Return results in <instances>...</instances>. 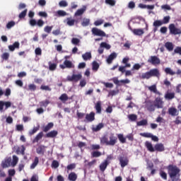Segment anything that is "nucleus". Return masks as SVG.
I'll return each mask as SVG.
<instances>
[{
    "instance_id": "nucleus-20",
    "label": "nucleus",
    "mask_w": 181,
    "mask_h": 181,
    "mask_svg": "<svg viewBox=\"0 0 181 181\" xmlns=\"http://www.w3.org/2000/svg\"><path fill=\"white\" fill-rule=\"evenodd\" d=\"M115 59H117V53L115 52H112V54H110L109 55V57L107 59V63L108 64H111V63H112V60H114Z\"/></svg>"
},
{
    "instance_id": "nucleus-34",
    "label": "nucleus",
    "mask_w": 181,
    "mask_h": 181,
    "mask_svg": "<svg viewBox=\"0 0 181 181\" xmlns=\"http://www.w3.org/2000/svg\"><path fill=\"white\" fill-rule=\"evenodd\" d=\"M127 117L129 119V121H131L132 122H135V121L138 119V116L135 114L129 115Z\"/></svg>"
},
{
    "instance_id": "nucleus-12",
    "label": "nucleus",
    "mask_w": 181,
    "mask_h": 181,
    "mask_svg": "<svg viewBox=\"0 0 181 181\" xmlns=\"http://www.w3.org/2000/svg\"><path fill=\"white\" fill-rule=\"evenodd\" d=\"M109 139H110L108 143L109 146H114V145H115V144L118 142V138H117V136H115L114 134H110Z\"/></svg>"
},
{
    "instance_id": "nucleus-52",
    "label": "nucleus",
    "mask_w": 181,
    "mask_h": 181,
    "mask_svg": "<svg viewBox=\"0 0 181 181\" xmlns=\"http://www.w3.org/2000/svg\"><path fill=\"white\" fill-rule=\"evenodd\" d=\"M90 148L92 151H98L101 149V146L100 144H92L90 145Z\"/></svg>"
},
{
    "instance_id": "nucleus-7",
    "label": "nucleus",
    "mask_w": 181,
    "mask_h": 181,
    "mask_svg": "<svg viewBox=\"0 0 181 181\" xmlns=\"http://www.w3.org/2000/svg\"><path fill=\"white\" fill-rule=\"evenodd\" d=\"M92 33L95 36H100L101 37H105V32L97 28H92Z\"/></svg>"
},
{
    "instance_id": "nucleus-21",
    "label": "nucleus",
    "mask_w": 181,
    "mask_h": 181,
    "mask_svg": "<svg viewBox=\"0 0 181 181\" xmlns=\"http://www.w3.org/2000/svg\"><path fill=\"white\" fill-rule=\"evenodd\" d=\"M145 146L149 152H155V147L152 145V143L149 141L145 142Z\"/></svg>"
},
{
    "instance_id": "nucleus-64",
    "label": "nucleus",
    "mask_w": 181,
    "mask_h": 181,
    "mask_svg": "<svg viewBox=\"0 0 181 181\" xmlns=\"http://www.w3.org/2000/svg\"><path fill=\"white\" fill-rule=\"evenodd\" d=\"M1 59L3 60H8V59H9V53L8 52H4L2 55H1Z\"/></svg>"
},
{
    "instance_id": "nucleus-51",
    "label": "nucleus",
    "mask_w": 181,
    "mask_h": 181,
    "mask_svg": "<svg viewBox=\"0 0 181 181\" xmlns=\"http://www.w3.org/2000/svg\"><path fill=\"white\" fill-rule=\"evenodd\" d=\"M19 162V158L16 156H13L12 166H16Z\"/></svg>"
},
{
    "instance_id": "nucleus-33",
    "label": "nucleus",
    "mask_w": 181,
    "mask_h": 181,
    "mask_svg": "<svg viewBox=\"0 0 181 181\" xmlns=\"http://www.w3.org/2000/svg\"><path fill=\"white\" fill-rule=\"evenodd\" d=\"M117 138H118L119 142H121V144L127 143V139L125 137H124V134H117Z\"/></svg>"
},
{
    "instance_id": "nucleus-48",
    "label": "nucleus",
    "mask_w": 181,
    "mask_h": 181,
    "mask_svg": "<svg viewBox=\"0 0 181 181\" xmlns=\"http://www.w3.org/2000/svg\"><path fill=\"white\" fill-rule=\"evenodd\" d=\"M84 12H86V8L78 9L75 13V16H81Z\"/></svg>"
},
{
    "instance_id": "nucleus-30",
    "label": "nucleus",
    "mask_w": 181,
    "mask_h": 181,
    "mask_svg": "<svg viewBox=\"0 0 181 181\" xmlns=\"http://www.w3.org/2000/svg\"><path fill=\"white\" fill-rule=\"evenodd\" d=\"M97 114H101V101H98L95 105Z\"/></svg>"
},
{
    "instance_id": "nucleus-31",
    "label": "nucleus",
    "mask_w": 181,
    "mask_h": 181,
    "mask_svg": "<svg viewBox=\"0 0 181 181\" xmlns=\"http://www.w3.org/2000/svg\"><path fill=\"white\" fill-rule=\"evenodd\" d=\"M98 69H100V64L97 61H94L92 63V69L93 71H98Z\"/></svg>"
},
{
    "instance_id": "nucleus-26",
    "label": "nucleus",
    "mask_w": 181,
    "mask_h": 181,
    "mask_svg": "<svg viewBox=\"0 0 181 181\" xmlns=\"http://www.w3.org/2000/svg\"><path fill=\"white\" fill-rule=\"evenodd\" d=\"M54 126V124H53V122L48 123L47 125H46L42 129L43 132H49V131H50V129H52Z\"/></svg>"
},
{
    "instance_id": "nucleus-23",
    "label": "nucleus",
    "mask_w": 181,
    "mask_h": 181,
    "mask_svg": "<svg viewBox=\"0 0 181 181\" xmlns=\"http://www.w3.org/2000/svg\"><path fill=\"white\" fill-rule=\"evenodd\" d=\"M162 25H163V23L162 22V21L160 20L155 21L153 23V25L154 26V32H156V30H158V28H159V26H162Z\"/></svg>"
},
{
    "instance_id": "nucleus-47",
    "label": "nucleus",
    "mask_w": 181,
    "mask_h": 181,
    "mask_svg": "<svg viewBox=\"0 0 181 181\" xmlns=\"http://www.w3.org/2000/svg\"><path fill=\"white\" fill-rule=\"evenodd\" d=\"M105 2L107 5H110V6H115L117 4V1L115 0H105Z\"/></svg>"
},
{
    "instance_id": "nucleus-32",
    "label": "nucleus",
    "mask_w": 181,
    "mask_h": 181,
    "mask_svg": "<svg viewBox=\"0 0 181 181\" xmlns=\"http://www.w3.org/2000/svg\"><path fill=\"white\" fill-rule=\"evenodd\" d=\"M40 128V127H39V126L34 127L33 129L30 130L28 132V134L30 135V136H32V135H35V134H36V132H37V131H39Z\"/></svg>"
},
{
    "instance_id": "nucleus-3",
    "label": "nucleus",
    "mask_w": 181,
    "mask_h": 181,
    "mask_svg": "<svg viewBox=\"0 0 181 181\" xmlns=\"http://www.w3.org/2000/svg\"><path fill=\"white\" fill-rule=\"evenodd\" d=\"M28 17L30 18L29 21V23L30 26L35 27L38 26V28H42V26L45 25V21L42 19H39L36 21V19L33 18L35 17V12L30 11L28 12Z\"/></svg>"
},
{
    "instance_id": "nucleus-61",
    "label": "nucleus",
    "mask_w": 181,
    "mask_h": 181,
    "mask_svg": "<svg viewBox=\"0 0 181 181\" xmlns=\"http://www.w3.org/2000/svg\"><path fill=\"white\" fill-rule=\"evenodd\" d=\"M52 168H54V169H57V168L59 166V161L54 160L52 163Z\"/></svg>"
},
{
    "instance_id": "nucleus-41",
    "label": "nucleus",
    "mask_w": 181,
    "mask_h": 181,
    "mask_svg": "<svg viewBox=\"0 0 181 181\" xmlns=\"http://www.w3.org/2000/svg\"><path fill=\"white\" fill-rule=\"evenodd\" d=\"M136 125L137 127H144L145 125H148V120L144 119L141 121L137 122Z\"/></svg>"
},
{
    "instance_id": "nucleus-37",
    "label": "nucleus",
    "mask_w": 181,
    "mask_h": 181,
    "mask_svg": "<svg viewBox=\"0 0 181 181\" xmlns=\"http://www.w3.org/2000/svg\"><path fill=\"white\" fill-rule=\"evenodd\" d=\"M82 57L85 62L91 59V52H86L82 55Z\"/></svg>"
},
{
    "instance_id": "nucleus-54",
    "label": "nucleus",
    "mask_w": 181,
    "mask_h": 181,
    "mask_svg": "<svg viewBox=\"0 0 181 181\" xmlns=\"http://www.w3.org/2000/svg\"><path fill=\"white\" fill-rule=\"evenodd\" d=\"M57 67L56 64H52V62H49V69L51 71H54Z\"/></svg>"
},
{
    "instance_id": "nucleus-19",
    "label": "nucleus",
    "mask_w": 181,
    "mask_h": 181,
    "mask_svg": "<svg viewBox=\"0 0 181 181\" xmlns=\"http://www.w3.org/2000/svg\"><path fill=\"white\" fill-rule=\"evenodd\" d=\"M19 46H21L19 42H15L13 45H8V49L10 52H14L15 49H19Z\"/></svg>"
},
{
    "instance_id": "nucleus-14",
    "label": "nucleus",
    "mask_w": 181,
    "mask_h": 181,
    "mask_svg": "<svg viewBox=\"0 0 181 181\" xmlns=\"http://www.w3.org/2000/svg\"><path fill=\"white\" fill-rule=\"evenodd\" d=\"M86 119L87 122H93L94 119H95V113L94 112H91L89 114L86 115Z\"/></svg>"
},
{
    "instance_id": "nucleus-18",
    "label": "nucleus",
    "mask_w": 181,
    "mask_h": 181,
    "mask_svg": "<svg viewBox=\"0 0 181 181\" xmlns=\"http://www.w3.org/2000/svg\"><path fill=\"white\" fill-rule=\"evenodd\" d=\"M43 138V132L38 133L33 140V144H37Z\"/></svg>"
},
{
    "instance_id": "nucleus-29",
    "label": "nucleus",
    "mask_w": 181,
    "mask_h": 181,
    "mask_svg": "<svg viewBox=\"0 0 181 181\" xmlns=\"http://www.w3.org/2000/svg\"><path fill=\"white\" fill-rule=\"evenodd\" d=\"M165 47L168 50V52H172L173 50V43L170 42H167L165 43Z\"/></svg>"
},
{
    "instance_id": "nucleus-59",
    "label": "nucleus",
    "mask_w": 181,
    "mask_h": 181,
    "mask_svg": "<svg viewBox=\"0 0 181 181\" xmlns=\"http://www.w3.org/2000/svg\"><path fill=\"white\" fill-rule=\"evenodd\" d=\"M76 163H71L69 165H68L66 166V169H67V172H69V170H74V169L76 168Z\"/></svg>"
},
{
    "instance_id": "nucleus-35",
    "label": "nucleus",
    "mask_w": 181,
    "mask_h": 181,
    "mask_svg": "<svg viewBox=\"0 0 181 181\" xmlns=\"http://www.w3.org/2000/svg\"><path fill=\"white\" fill-rule=\"evenodd\" d=\"M37 165H39V158L35 157L33 163L30 165V169H35V168H36V166H37Z\"/></svg>"
},
{
    "instance_id": "nucleus-17",
    "label": "nucleus",
    "mask_w": 181,
    "mask_h": 181,
    "mask_svg": "<svg viewBox=\"0 0 181 181\" xmlns=\"http://www.w3.org/2000/svg\"><path fill=\"white\" fill-rule=\"evenodd\" d=\"M59 132L57 130H52L46 134L45 138H56Z\"/></svg>"
},
{
    "instance_id": "nucleus-42",
    "label": "nucleus",
    "mask_w": 181,
    "mask_h": 181,
    "mask_svg": "<svg viewBox=\"0 0 181 181\" xmlns=\"http://www.w3.org/2000/svg\"><path fill=\"white\" fill-rule=\"evenodd\" d=\"M102 153L100 151H94L91 153V158H100L101 156Z\"/></svg>"
},
{
    "instance_id": "nucleus-22",
    "label": "nucleus",
    "mask_w": 181,
    "mask_h": 181,
    "mask_svg": "<svg viewBox=\"0 0 181 181\" xmlns=\"http://www.w3.org/2000/svg\"><path fill=\"white\" fill-rule=\"evenodd\" d=\"M148 88L149 91H151V93H154V94H158V95H160V92H159L156 88V85H152L151 86H148Z\"/></svg>"
},
{
    "instance_id": "nucleus-16",
    "label": "nucleus",
    "mask_w": 181,
    "mask_h": 181,
    "mask_svg": "<svg viewBox=\"0 0 181 181\" xmlns=\"http://www.w3.org/2000/svg\"><path fill=\"white\" fill-rule=\"evenodd\" d=\"M110 165V162H108V160H105L100 165V172H105V169H107V167Z\"/></svg>"
},
{
    "instance_id": "nucleus-36",
    "label": "nucleus",
    "mask_w": 181,
    "mask_h": 181,
    "mask_svg": "<svg viewBox=\"0 0 181 181\" xmlns=\"http://www.w3.org/2000/svg\"><path fill=\"white\" fill-rule=\"evenodd\" d=\"M164 71L166 74H170V76H175V74H176V72L173 71V70L169 67L165 68Z\"/></svg>"
},
{
    "instance_id": "nucleus-43",
    "label": "nucleus",
    "mask_w": 181,
    "mask_h": 181,
    "mask_svg": "<svg viewBox=\"0 0 181 181\" xmlns=\"http://www.w3.org/2000/svg\"><path fill=\"white\" fill-rule=\"evenodd\" d=\"M25 151H26V148H25V146H21V147H18L16 152L17 153H19L20 152L21 155H25Z\"/></svg>"
},
{
    "instance_id": "nucleus-50",
    "label": "nucleus",
    "mask_w": 181,
    "mask_h": 181,
    "mask_svg": "<svg viewBox=\"0 0 181 181\" xmlns=\"http://www.w3.org/2000/svg\"><path fill=\"white\" fill-rule=\"evenodd\" d=\"M161 22L163 23V25H166L169 23V22H170V16H165L163 21H161Z\"/></svg>"
},
{
    "instance_id": "nucleus-39",
    "label": "nucleus",
    "mask_w": 181,
    "mask_h": 181,
    "mask_svg": "<svg viewBox=\"0 0 181 181\" xmlns=\"http://www.w3.org/2000/svg\"><path fill=\"white\" fill-rule=\"evenodd\" d=\"M100 144H102L103 145L105 144L108 146L109 141L107 136H103L102 138H100Z\"/></svg>"
},
{
    "instance_id": "nucleus-44",
    "label": "nucleus",
    "mask_w": 181,
    "mask_h": 181,
    "mask_svg": "<svg viewBox=\"0 0 181 181\" xmlns=\"http://www.w3.org/2000/svg\"><path fill=\"white\" fill-rule=\"evenodd\" d=\"M59 100L62 101V103H66V101L69 100V96L66 93L62 94L59 97Z\"/></svg>"
},
{
    "instance_id": "nucleus-49",
    "label": "nucleus",
    "mask_w": 181,
    "mask_h": 181,
    "mask_svg": "<svg viewBox=\"0 0 181 181\" xmlns=\"http://www.w3.org/2000/svg\"><path fill=\"white\" fill-rule=\"evenodd\" d=\"M15 25H16V23H15V21H9L6 24V28L7 29H12V28H13V26H15Z\"/></svg>"
},
{
    "instance_id": "nucleus-6",
    "label": "nucleus",
    "mask_w": 181,
    "mask_h": 181,
    "mask_svg": "<svg viewBox=\"0 0 181 181\" xmlns=\"http://www.w3.org/2000/svg\"><path fill=\"white\" fill-rule=\"evenodd\" d=\"M147 62L148 63L153 64V66H158V64H160V59L157 56H151Z\"/></svg>"
},
{
    "instance_id": "nucleus-58",
    "label": "nucleus",
    "mask_w": 181,
    "mask_h": 181,
    "mask_svg": "<svg viewBox=\"0 0 181 181\" xmlns=\"http://www.w3.org/2000/svg\"><path fill=\"white\" fill-rule=\"evenodd\" d=\"M71 43H72V45H75L76 46H78V45L80 43V39L74 37V38L71 39Z\"/></svg>"
},
{
    "instance_id": "nucleus-46",
    "label": "nucleus",
    "mask_w": 181,
    "mask_h": 181,
    "mask_svg": "<svg viewBox=\"0 0 181 181\" xmlns=\"http://www.w3.org/2000/svg\"><path fill=\"white\" fill-rule=\"evenodd\" d=\"M50 104V101H49V100H45L43 101L40 102V107H45L46 108V107H47Z\"/></svg>"
},
{
    "instance_id": "nucleus-8",
    "label": "nucleus",
    "mask_w": 181,
    "mask_h": 181,
    "mask_svg": "<svg viewBox=\"0 0 181 181\" xmlns=\"http://www.w3.org/2000/svg\"><path fill=\"white\" fill-rule=\"evenodd\" d=\"M119 162L121 168H125V166H128V163H129V160H128V158L127 157L120 156L119 157Z\"/></svg>"
},
{
    "instance_id": "nucleus-15",
    "label": "nucleus",
    "mask_w": 181,
    "mask_h": 181,
    "mask_svg": "<svg viewBox=\"0 0 181 181\" xmlns=\"http://www.w3.org/2000/svg\"><path fill=\"white\" fill-rule=\"evenodd\" d=\"M46 148L47 146L44 145H40L37 148H36V152L38 155H45V152H46Z\"/></svg>"
},
{
    "instance_id": "nucleus-40",
    "label": "nucleus",
    "mask_w": 181,
    "mask_h": 181,
    "mask_svg": "<svg viewBox=\"0 0 181 181\" xmlns=\"http://www.w3.org/2000/svg\"><path fill=\"white\" fill-rule=\"evenodd\" d=\"M64 64L66 69H72L73 67V63L71 61H69L67 59L64 62Z\"/></svg>"
},
{
    "instance_id": "nucleus-4",
    "label": "nucleus",
    "mask_w": 181,
    "mask_h": 181,
    "mask_svg": "<svg viewBox=\"0 0 181 181\" xmlns=\"http://www.w3.org/2000/svg\"><path fill=\"white\" fill-rule=\"evenodd\" d=\"M170 35H181V29L176 28L174 23H171L168 26Z\"/></svg>"
},
{
    "instance_id": "nucleus-11",
    "label": "nucleus",
    "mask_w": 181,
    "mask_h": 181,
    "mask_svg": "<svg viewBox=\"0 0 181 181\" xmlns=\"http://www.w3.org/2000/svg\"><path fill=\"white\" fill-rule=\"evenodd\" d=\"M165 145L162 143L156 144L154 146V152H164Z\"/></svg>"
},
{
    "instance_id": "nucleus-56",
    "label": "nucleus",
    "mask_w": 181,
    "mask_h": 181,
    "mask_svg": "<svg viewBox=\"0 0 181 181\" xmlns=\"http://www.w3.org/2000/svg\"><path fill=\"white\" fill-rule=\"evenodd\" d=\"M180 54V56H181V47H177L175 49H174V52L173 53V56H175V54Z\"/></svg>"
},
{
    "instance_id": "nucleus-60",
    "label": "nucleus",
    "mask_w": 181,
    "mask_h": 181,
    "mask_svg": "<svg viewBox=\"0 0 181 181\" xmlns=\"http://www.w3.org/2000/svg\"><path fill=\"white\" fill-rule=\"evenodd\" d=\"M52 29H53V25L52 26L47 25L44 28V32H46V33H50V32H52Z\"/></svg>"
},
{
    "instance_id": "nucleus-24",
    "label": "nucleus",
    "mask_w": 181,
    "mask_h": 181,
    "mask_svg": "<svg viewBox=\"0 0 181 181\" xmlns=\"http://www.w3.org/2000/svg\"><path fill=\"white\" fill-rule=\"evenodd\" d=\"M164 97L165 100H173L175 98V93L167 91Z\"/></svg>"
},
{
    "instance_id": "nucleus-5",
    "label": "nucleus",
    "mask_w": 181,
    "mask_h": 181,
    "mask_svg": "<svg viewBox=\"0 0 181 181\" xmlns=\"http://www.w3.org/2000/svg\"><path fill=\"white\" fill-rule=\"evenodd\" d=\"M83 78V76L81 74H72V76H68L66 78V80L68 81H73L74 83H78V81H80V80Z\"/></svg>"
},
{
    "instance_id": "nucleus-13",
    "label": "nucleus",
    "mask_w": 181,
    "mask_h": 181,
    "mask_svg": "<svg viewBox=\"0 0 181 181\" xmlns=\"http://www.w3.org/2000/svg\"><path fill=\"white\" fill-rule=\"evenodd\" d=\"M154 105L158 108H163V100H162V98L160 97H158L154 100Z\"/></svg>"
},
{
    "instance_id": "nucleus-10",
    "label": "nucleus",
    "mask_w": 181,
    "mask_h": 181,
    "mask_svg": "<svg viewBox=\"0 0 181 181\" xmlns=\"http://www.w3.org/2000/svg\"><path fill=\"white\" fill-rule=\"evenodd\" d=\"M155 104H153V102L152 100H148L146 103V108H147L148 111L150 112H153L155 111Z\"/></svg>"
},
{
    "instance_id": "nucleus-1",
    "label": "nucleus",
    "mask_w": 181,
    "mask_h": 181,
    "mask_svg": "<svg viewBox=\"0 0 181 181\" xmlns=\"http://www.w3.org/2000/svg\"><path fill=\"white\" fill-rule=\"evenodd\" d=\"M168 174L171 181H179L180 177V168L175 165H169L167 167Z\"/></svg>"
},
{
    "instance_id": "nucleus-55",
    "label": "nucleus",
    "mask_w": 181,
    "mask_h": 181,
    "mask_svg": "<svg viewBox=\"0 0 181 181\" xmlns=\"http://www.w3.org/2000/svg\"><path fill=\"white\" fill-rule=\"evenodd\" d=\"M69 4L67 3V1H66V0H62L60 1L59 3V6L61 8H66V6H68Z\"/></svg>"
},
{
    "instance_id": "nucleus-25",
    "label": "nucleus",
    "mask_w": 181,
    "mask_h": 181,
    "mask_svg": "<svg viewBox=\"0 0 181 181\" xmlns=\"http://www.w3.org/2000/svg\"><path fill=\"white\" fill-rule=\"evenodd\" d=\"M133 33L136 36H142V35H144L145 32L144 31V29L139 28V29H134Z\"/></svg>"
},
{
    "instance_id": "nucleus-53",
    "label": "nucleus",
    "mask_w": 181,
    "mask_h": 181,
    "mask_svg": "<svg viewBox=\"0 0 181 181\" xmlns=\"http://www.w3.org/2000/svg\"><path fill=\"white\" fill-rule=\"evenodd\" d=\"M160 176L164 180H168V174L165 171L163 170L160 171Z\"/></svg>"
},
{
    "instance_id": "nucleus-38",
    "label": "nucleus",
    "mask_w": 181,
    "mask_h": 181,
    "mask_svg": "<svg viewBox=\"0 0 181 181\" xmlns=\"http://www.w3.org/2000/svg\"><path fill=\"white\" fill-rule=\"evenodd\" d=\"M37 88V87L36 86V85H35V83H30L28 85L27 90L28 91H36Z\"/></svg>"
},
{
    "instance_id": "nucleus-63",
    "label": "nucleus",
    "mask_w": 181,
    "mask_h": 181,
    "mask_svg": "<svg viewBox=\"0 0 181 181\" xmlns=\"http://www.w3.org/2000/svg\"><path fill=\"white\" fill-rule=\"evenodd\" d=\"M58 16H66L67 15V13L63 10H59L57 12Z\"/></svg>"
},
{
    "instance_id": "nucleus-57",
    "label": "nucleus",
    "mask_w": 181,
    "mask_h": 181,
    "mask_svg": "<svg viewBox=\"0 0 181 181\" xmlns=\"http://www.w3.org/2000/svg\"><path fill=\"white\" fill-rule=\"evenodd\" d=\"M100 47H105L107 50H110V49H111V45H108L107 42H101Z\"/></svg>"
},
{
    "instance_id": "nucleus-62",
    "label": "nucleus",
    "mask_w": 181,
    "mask_h": 181,
    "mask_svg": "<svg viewBox=\"0 0 181 181\" xmlns=\"http://www.w3.org/2000/svg\"><path fill=\"white\" fill-rule=\"evenodd\" d=\"M82 26H88V25H90V19L88 18H86L83 21V22L81 23Z\"/></svg>"
},
{
    "instance_id": "nucleus-45",
    "label": "nucleus",
    "mask_w": 181,
    "mask_h": 181,
    "mask_svg": "<svg viewBox=\"0 0 181 181\" xmlns=\"http://www.w3.org/2000/svg\"><path fill=\"white\" fill-rule=\"evenodd\" d=\"M27 13H28V10H27V8H25L24 11H23L18 15L19 19H25V18H26Z\"/></svg>"
},
{
    "instance_id": "nucleus-9",
    "label": "nucleus",
    "mask_w": 181,
    "mask_h": 181,
    "mask_svg": "<svg viewBox=\"0 0 181 181\" xmlns=\"http://www.w3.org/2000/svg\"><path fill=\"white\" fill-rule=\"evenodd\" d=\"M112 81L114 83V84H116V86H121V83H122L123 84H129V83H131V81H129V79H124V80H118V78L115 77L112 79Z\"/></svg>"
},
{
    "instance_id": "nucleus-2",
    "label": "nucleus",
    "mask_w": 181,
    "mask_h": 181,
    "mask_svg": "<svg viewBox=\"0 0 181 181\" xmlns=\"http://www.w3.org/2000/svg\"><path fill=\"white\" fill-rule=\"evenodd\" d=\"M159 76H160V73H159V69H151L149 71L141 74V75L139 76V78H141L142 80H149L151 77H159Z\"/></svg>"
},
{
    "instance_id": "nucleus-27",
    "label": "nucleus",
    "mask_w": 181,
    "mask_h": 181,
    "mask_svg": "<svg viewBox=\"0 0 181 181\" xmlns=\"http://www.w3.org/2000/svg\"><path fill=\"white\" fill-rule=\"evenodd\" d=\"M103 127H104L103 123H99L97 126L92 128V131L93 132H98V131H101V129H103Z\"/></svg>"
},
{
    "instance_id": "nucleus-28",
    "label": "nucleus",
    "mask_w": 181,
    "mask_h": 181,
    "mask_svg": "<svg viewBox=\"0 0 181 181\" xmlns=\"http://www.w3.org/2000/svg\"><path fill=\"white\" fill-rule=\"evenodd\" d=\"M68 179L69 181H76L77 180V174L74 172H71L68 175Z\"/></svg>"
}]
</instances>
